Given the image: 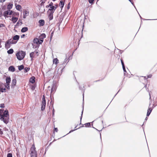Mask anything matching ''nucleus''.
<instances>
[{
  "mask_svg": "<svg viewBox=\"0 0 157 157\" xmlns=\"http://www.w3.org/2000/svg\"><path fill=\"white\" fill-rule=\"evenodd\" d=\"M3 111L2 109H0V119L3 121L5 124H7L8 123L9 120L8 111L7 109L5 110L3 114H2Z\"/></svg>",
  "mask_w": 157,
  "mask_h": 157,
  "instance_id": "1",
  "label": "nucleus"
},
{
  "mask_svg": "<svg viewBox=\"0 0 157 157\" xmlns=\"http://www.w3.org/2000/svg\"><path fill=\"white\" fill-rule=\"evenodd\" d=\"M25 54V52L24 51H19L16 53V56L18 60H21L24 58Z\"/></svg>",
  "mask_w": 157,
  "mask_h": 157,
  "instance_id": "2",
  "label": "nucleus"
},
{
  "mask_svg": "<svg viewBox=\"0 0 157 157\" xmlns=\"http://www.w3.org/2000/svg\"><path fill=\"white\" fill-rule=\"evenodd\" d=\"M79 89L80 90H82V92L83 93V101H84V93L85 91V89L84 88V86H83L82 87L80 86H79ZM83 105H82V110L81 113V115L80 117V124H81V120L82 118V116L83 113V109H84V102H83Z\"/></svg>",
  "mask_w": 157,
  "mask_h": 157,
  "instance_id": "3",
  "label": "nucleus"
},
{
  "mask_svg": "<svg viewBox=\"0 0 157 157\" xmlns=\"http://www.w3.org/2000/svg\"><path fill=\"white\" fill-rule=\"evenodd\" d=\"M17 42H13V40H12L11 39H9L7 40L5 44V47L6 48H9L10 47V44H15Z\"/></svg>",
  "mask_w": 157,
  "mask_h": 157,
  "instance_id": "4",
  "label": "nucleus"
},
{
  "mask_svg": "<svg viewBox=\"0 0 157 157\" xmlns=\"http://www.w3.org/2000/svg\"><path fill=\"white\" fill-rule=\"evenodd\" d=\"M36 148L34 146L33 147V145L32 147H31L30 150L31 152L30 153L31 157H37V153L36 151L35 150Z\"/></svg>",
  "mask_w": 157,
  "mask_h": 157,
  "instance_id": "5",
  "label": "nucleus"
},
{
  "mask_svg": "<svg viewBox=\"0 0 157 157\" xmlns=\"http://www.w3.org/2000/svg\"><path fill=\"white\" fill-rule=\"evenodd\" d=\"M0 92L2 93L6 92V89L5 87V84L0 83Z\"/></svg>",
  "mask_w": 157,
  "mask_h": 157,
  "instance_id": "6",
  "label": "nucleus"
},
{
  "mask_svg": "<svg viewBox=\"0 0 157 157\" xmlns=\"http://www.w3.org/2000/svg\"><path fill=\"white\" fill-rule=\"evenodd\" d=\"M57 8L56 7H55L54 6H51L50 8L48 9V12L54 13L55 11Z\"/></svg>",
  "mask_w": 157,
  "mask_h": 157,
  "instance_id": "7",
  "label": "nucleus"
},
{
  "mask_svg": "<svg viewBox=\"0 0 157 157\" xmlns=\"http://www.w3.org/2000/svg\"><path fill=\"white\" fill-rule=\"evenodd\" d=\"M48 17L49 20H51L53 18V13H54L48 12Z\"/></svg>",
  "mask_w": 157,
  "mask_h": 157,
  "instance_id": "8",
  "label": "nucleus"
},
{
  "mask_svg": "<svg viewBox=\"0 0 157 157\" xmlns=\"http://www.w3.org/2000/svg\"><path fill=\"white\" fill-rule=\"evenodd\" d=\"M35 79H36L35 77L34 76H33L32 77H31L30 78L29 82L33 84L35 82Z\"/></svg>",
  "mask_w": 157,
  "mask_h": 157,
  "instance_id": "9",
  "label": "nucleus"
},
{
  "mask_svg": "<svg viewBox=\"0 0 157 157\" xmlns=\"http://www.w3.org/2000/svg\"><path fill=\"white\" fill-rule=\"evenodd\" d=\"M153 109V108L151 107H149L147 111V116L148 117L150 115L151 112Z\"/></svg>",
  "mask_w": 157,
  "mask_h": 157,
  "instance_id": "10",
  "label": "nucleus"
},
{
  "mask_svg": "<svg viewBox=\"0 0 157 157\" xmlns=\"http://www.w3.org/2000/svg\"><path fill=\"white\" fill-rule=\"evenodd\" d=\"M41 110L43 111L45 109V105H46V102H41Z\"/></svg>",
  "mask_w": 157,
  "mask_h": 157,
  "instance_id": "11",
  "label": "nucleus"
},
{
  "mask_svg": "<svg viewBox=\"0 0 157 157\" xmlns=\"http://www.w3.org/2000/svg\"><path fill=\"white\" fill-rule=\"evenodd\" d=\"M39 25L40 26H43L44 24V20L41 19L39 21Z\"/></svg>",
  "mask_w": 157,
  "mask_h": 157,
  "instance_id": "12",
  "label": "nucleus"
},
{
  "mask_svg": "<svg viewBox=\"0 0 157 157\" xmlns=\"http://www.w3.org/2000/svg\"><path fill=\"white\" fill-rule=\"evenodd\" d=\"M56 89V87L55 84H53L51 89V93L54 92Z\"/></svg>",
  "mask_w": 157,
  "mask_h": 157,
  "instance_id": "13",
  "label": "nucleus"
},
{
  "mask_svg": "<svg viewBox=\"0 0 157 157\" xmlns=\"http://www.w3.org/2000/svg\"><path fill=\"white\" fill-rule=\"evenodd\" d=\"M23 17L24 18H25L28 15L29 12H28L26 10H25L23 11Z\"/></svg>",
  "mask_w": 157,
  "mask_h": 157,
  "instance_id": "14",
  "label": "nucleus"
},
{
  "mask_svg": "<svg viewBox=\"0 0 157 157\" xmlns=\"http://www.w3.org/2000/svg\"><path fill=\"white\" fill-rule=\"evenodd\" d=\"M15 68L14 67L12 66H10L8 68V70L9 71L14 72L15 71Z\"/></svg>",
  "mask_w": 157,
  "mask_h": 157,
  "instance_id": "15",
  "label": "nucleus"
},
{
  "mask_svg": "<svg viewBox=\"0 0 157 157\" xmlns=\"http://www.w3.org/2000/svg\"><path fill=\"white\" fill-rule=\"evenodd\" d=\"M65 3V0L63 1L61 0L60 1L59 5V6L62 9L63 8L64 6Z\"/></svg>",
  "mask_w": 157,
  "mask_h": 157,
  "instance_id": "16",
  "label": "nucleus"
},
{
  "mask_svg": "<svg viewBox=\"0 0 157 157\" xmlns=\"http://www.w3.org/2000/svg\"><path fill=\"white\" fill-rule=\"evenodd\" d=\"M17 83V80L16 79H13L12 80V87H14L15 86Z\"/></svg>",
  "mask_w": 157,
  "mask_h": 157,
  "instance_id": "17",
  "label": "nucleus"
},
{
  "mask_svg": "<svg viewBox=\"0 0 157 157\" xmlns=\"http://www.w3.org/2000/svg\"><path fill=\"white\" fill-rule=\"evenodd\" d=\"M11 82V78L10 77H8L6 78V84H10Z\"/></svg>",
  "mask_w": 157,
  "mask_h": 157,
  "instance_id": "18",
  "label": "nucleus"
},
{
  "mask_svg": "<svg viewBox=\"0 0 157 157\" xmlns=\"http://www.w3.org/2000/svg\"><path fill=\"white\" fill-rule=\"evenodd\" d=\"M18 20L17 17H12L11 18V21H13V23H15Z\"/></svg>",
  "mask_w": 157,
  "mask_h": 157,
  "instance_id": "19",
  "label": "nucleus"
},
{
  "mask_svg": "<svg viewBox=\"0 0 157 157\" xmlns=\"http://www.w3.org/2000/svg\"><path fill=\"white\" fill-rule=\"evenodd\" d=\"M9 14V11L7 10L4 11L3 13V15L5 17H8L7 15Z\"/></svg>",
  "mask_w": 157,
  "mask_h": 157,
  "instance_id": "20",
  "label": "nucleus"
},
{
  "mask_svg": "<svg viewBox=\"0 0 157 157\" xmlns=\"http://www.w3.org/2000/svg\"><path fill=\"white\" fill-rule=\"evenodd\" d=\"M19 36L18 35H16L13 36V40H17V41L19 40Z\"/></svg>",
  "mask_w": 157,
  "mask_h": 157,
  "instance_id": "21",
  "label": "nucleus"
},
{
  "mask_svg": "<svg viewBox=\"0 0 157 157\" xmlns=\"http://www.w3.org/2000/svg\"><path fill=\"white\" fill-rule=\"evenodd\" d=\"M33 42L34 43L36 44H39L40 41L38 38H35L34 39Z\"/></svg>",
  "mask_w": 157,
  "mask_h": 157,
  "instance_id": "22",
  "label": "nucleus"
},
{
  "mask_svg": "<svg viewBox=\"0 0 157 157\" xmlns=\"http://www.w3.org/2000/svg\"><path fill=\"white\" fill-rule=\"evenodd\" d=\"M28 30V28L27 27H24L22 28L21 30V31L22 33H24Z\"/></svg>",
  "mask_w": 157,
  "mask_h": 157,
  "instance_id": "23",
  "label": "nucleus"
},
{
  "mask_svg": "<svg viewBox=\"0 0 157 157\" xmlns=\"http://www.w3.org/2000/svg\"><path fill=\"white\" fill-rule=\"evenodd\" d=\"M13 4L12 3H10L7 5V8L9 10H10L12 8Z\"/></svg>",
  "mask_w": 157,
  "mask_h": 157,
  "instance_id": "24",
  "label": "nucleus"
},
{
  "mask_svg": "<svg viewBox=\"0 0 157 157\" xmlns=\"http://www.w3.org/2000/svg\"><path fill=\"white\" fill-rule=\"evenodd\" d=\"M21 6L20 5H17L16 6V8L18 11H20L21 10Z\"/></svg>",
  "mask_w": 157,
  "mask_h": 157,
  "instance_id": "25",
  "label": "nucleus"
},
{
  "mask_svg": "<svg viewBox=\"0 0 157 157\" xmlns=\"http://www.w3.org/2000/svg\"><path fill=\"white\" fill-rule=\"evenodd\" d=\"M35 52H32L30 53V56L31 58V60H32L33 58L34 57V54Z\"/></svg>",
  "mask_w": 157,
  "mask_h": 157,
  "instance_id": "26",
  "label": "nucleus"
},
{
  "mask_svg": "<svg viewBox=\"0 0 157 157\" xmlns=\"http://www.w3.org/2000/svg\"><path fill=\"white\" fill-rule=\"evenodd\" d=\"M7 52L9 54H12L13 52V49L11 48L7 51Z\"/></svg>",
  "mask_w": 157,
  "mask_h": 157,
  "instance_id": "27",
  "label": "nucleus"
},
{
  "mask_svg": "<svg viewBox=\"0 0 157 157\" xmlns=\"http://www.w3.org/2000/svg\"><path fill=\"white\" fill-rule=\"evenodd\" d=\"M18 70L20 71L24 69V67L23 65H22L18 66Z\"/></svg>",
  "mask_w": 157,
  "mask_h": 157,
  "instance_id": "28",
  "label": "nucleus"
},
{
  "mask_svg": "<svg viewBox=\"0 0 157 157\" xmlns=\"http://www.w3.org/2000/svg\"><path fill=\"white\" fill-rule=\"evenodd\" d=\"M10 85L9 84H5V87L6 89L7 88L9 90H10Z\"/></svg>",
  "mask_w": 157,
  "mask_h": 157,
  "instance_id": "29",
  "label": "nucleus"
},
{
  "mask_svg": "<svg viewBox=\"0 0 157 157\" xmlns=\"http://www.w3.org/2000/svg\"><path fill=\"white\" fill-rule=\"evenodd\" d=\"M24 72L25 73L28 72L30 69V68L29 67H26L25 68H24Z\"/></svg>",
  "mask_w": 157,
  "mask_h": 157,
  "instance_id": "30",
  "label": "nucleus"
},
{
  "mask_svg": "<svg viewBox=\"0 0 157 157\" xmlns=\"http://www.w3.org/2000/svg\"><path fill=\"white\" fill-rule=\"evenodd\" d=\"M39 37H40V38H42L44 39L46 37V35L44 33H42Z\"/></svg>",
  "mask_w": 157,
  "mask_h": 157,
  "instance_id": "31",
  "label": "nucleus"
},
{
  "mask_svg": "<svg viewBox=\"0 0 157 157\" xmlns=\"http://www.w3.org/2000/svg\"><path fill=\"white\" fill-rule=\"evenodd\" d=\"M53 62L54 63L57 64L58 63V60L57 58H55L53 59Z\"/></svg>",
  "mask_w": 157,
  "mask_h": 157,
  "instance_id": "32",
  "label": "nucleus"
},
{
  "mask_svg": "<svg viewBox=\"0 0 157 157\" xmlns=\"http://www.w3.org/2000/svg\"><path fill=\"white\" fill-rule=\"evenodd\" d=\"M17 151V153H16V155L17 156V157H21L20 155V153L19 151L18 150H17V149H16Z\"/></svg>",
  "mask_w": 157,
  "mask_h": 157,
  "instance_id": "33",
  "label": "nucleus"
},
{
  "mask_svg": "<svg viewBox=\"0 0 157 157\" xmlns=\"http://www.w3.org/2000/svg\"><path fill=\"white\" fill-rule=\"evenodd\" d=\"M40 41L39 42V44H41L43 41L44 39L41 38H40V37H39V38H38Z\"/></svg>",
  "mask_w": 157,
  "mask_h": 157,
  "instance_id": "34",
  "label": "nucleus"
},
{
  "mask_svg": "<svg viewBox=\"0 0 157 157\" xmlns=\"http://www.w3.org/2000/svg\"><path fill=\"white\" fill-rule=\"evenodd\" d=\"M122 68L124 71V74L125 75V73L126 72V71L125 69V66L124 65L123 66H122Z\"/></svg>",
  "mask_w": 157,
  "mask_h": 157,
  "instance_id": "35",
  "label": "nucleus"
},
{
  "mask_svg": "<svg viewBox=\"0 0 157 157\" xmlns=\"http://www.w3.org/2000/svg\"><path fill=\"white\" fill-rule=\"evenodd\" d=\"M84 125L86 126H87L88 127H89L90 126V123L88 122L85 123Z\"/></svg>",
  "mask_w": 157,
  "mask_h": 157,
  "instance_id": "36",
  "label": "nucleus"
},
{
  "mask_svg": "<svg viewBox=\"0 0 157 157\" xmlns=\"http://www.w3.org/2000/svg\"><path fill=\"white\" fill-rule=\"evenodd\" d=\"M42 102H46L45 97L44 95L43 96Z\"/></svg>",
  "mask_w": 157,
  "mask_h": 157,
  "instance_id": "37",
  "label": "nucleus"
},
{
  "mask_svg": "<svg viewBox=\"0 0 157 157\" xmlns=\"http://www.w3.org/2000/svg\"><path fill=\"white\" fill-rule=\"evenodd\" d=\"M7 157H12V154L11 153H9L7 154Z\"/></svg>",
  "mask_w": 157,
  "mask_h": 157,
  "instance_id": "38",
  "label": "nucleus"
},
{
  "mask_svg": "<svg viewBox=\"0 0 157 157\" xmlns=\"http://www.w3.org/2000/svg\"><path fill=\"white\" fill-rule=\"evenodd\" d=\"M68 59H67V58H66L65 59L63 63H66L67 62H68V61H69V60Z\"/></svg>",
  "mask_w": 157,
  "mask_h": 157,
  "instance_id": "39",
  "label": "nucleus"
},
{
  "mask_svg": "<svg viewBox=\"0 0 157 157\" xmlns=\"http://www.w3.org/2000/svg\"><path fill=\"white\" fill-rule=\"evenodd\" d=\"M128 1L131 2L132 4L134 6L136 9V7L134 4V2L132 1V0H128Z\"/></svg>",
  "mask_w": 157,
  "mask_h": 157,
  "instance_id": "40",
  "label": "nucleus"
},
{
  "mask_svg": "<svg viewBox=\"0 0 157 157\" xmlns=\"http://www.w3.org/2000/svg\"><path fill=\"white\" fill-rule=\"evenodd\" d=\"M53 34H54V31H53L51 33V35H50V40H51L52 39V36H53Z\"/></svg>",
  "mask_w": 157,
  "mask_h": 157,
  "instance_id": "41",
  "label": "nucleus"
},
{
  "mask_svg": "<svg viewBox=\"0 0 157 157\" xmlns=\"http://www.w3.org/2000/svg\"><path fill=\"white\" fill-rule=\"evenodd\" d=\"M121 64L122 65V66H123L124 65V63L123 62L122 59H121Z\"/></svg>",
  "mask_w": 157,
  "mask_h": 157,
  "instance_id": "42",
  "label": "nucleus"
},
{
  "mask_svg": "<svg viewBox=\"0 0 157 157\" xmlns=\"http://www.w3.org/2000/svg\"><path fill=\"white\" fill-rule=\"evenodd\" d=\"M21 22V23H22L21 21V20H19L18 21L17 23L16 24V26H18L19 25V22Z\"/></svg>",
  "mask_w": 157,
  "mask_h": 157,
  "instance_id": "43",
  "label": "nucleus"
},
{
  "mask_svg": "<svg viewBox=\"0 0 157 157\" xmlns=\"http://www.w3.org/2000/svg\"><path fill=\"white\" fill-rule=\"evenodd\" d=\"M8 11H9V15H12V13H13V11L12 10H9Z\"/></svg>",
  "mask_w": 157,
  "mask_h": 157,
  "instance_id": "44",
  "label": "nucleus"
},
{
  "mask_svg": "<svg viewBox=\"0 0 157 157\" xmlns=\"http://www.w3.org/2000/svg\"><path fill=\"white\" fill-rule=\"evenodd\" d=\"M94 0H88L90 4H92L93 3Z\"/></svg>",
  "mask_w": 157,
  "mask_h": 157,
  "instance_id": "45",
  "label": "nucleus"
},
{
  "mask_svg": "<svg viewBox=\"0 0 157 157\" xmlns=\"http://www.w3.org/2000/svg\"><path fill=\"white\" fill-rule=\"evenodd\" d=\"M58 131V129L57 128H54V130L53 131V133H54L55 131H56V132H57Z\"/></svg>",
  "mask_w": 157,
  "mask_h": 157,
  "instance_id": "46",
  "label": "nucleus"
},
{
  "mask_svg": "<svg viewBox=\"0 0 157 157\" xmlns=\"http://www.w3.org/2000/svg\"><path fill=\"white\" fill-rule=\"evenodd\" d=\"M49 5V6H50V7L51 6H53V3L52 2H51Z\"/></svg>",
  "mask_w": 157,
  "mask_h": 157,
  "instance_id": "47",
  "label": "nucleus"
},
{
  "mask_svg": "<svg viewBox=\"0 0 157 157\" xmlns=\"http://www.w3.org/2000/svg\"><path fill=\"white\" fill-rule=\"evenodd\" d=\"M3 134V131L2 130V129L0 128V135H2Z\"/></svg>",
  "mask_w": 157,
  "mask_h": 157,
  "instance_id": "48",
  "label": "nucleus"
},
{
  "mask_svg": "<svg viewBox=\"0 0 157 157\" xmlns=\"http://www.w3.org/2000/svg\"><path fill=\"white\" fill-rule=\"evenodd\" d=\"M0 107L1 108H4V104H1L0 105Z\"/></svg>",
  "mask_w": 157,
  "mask_h": 157,
  "instance_id": "49",
  "label": "nucleus"
},
{
  "mask_svg": "<svg viewBox=\"0 0 157 157\" xmlns=\"http://www.w3.org/2000/svg\"><path fill=\"white\" fill-rule=\"evenodd\" d=\"M77 129H78L77 128V129H74V130H71L69 132V133H68L67 134H68L69 133H71V132H73L74 131H75V130H77Z\"/></svg>",
  "mask_w": 157,
  "mask_h": 157,
  "instance_id": "50",
  "label": "nucleus"
},
{
  "mask_svg": "<svg viewBox=\"0 0 157 157\" xmlns=\"http://www.w3.org/2000/svg\"><path fill=\"white\" fill-rule=\"evenodd\" d=\"M152 76V75L151 74L149 75H147V78H151Z\"/></svg>",
  "mask_w": 157,
  "mask_h": 157,
  "instance_id": "51",
  "label": "nucleus"
},
{
  "mask_svg": "<svg viewBox=\"0 0 157 157\" xmlns=\"http://www.w3.org/2000/svg\"><path fill=\"white\" fill-rule=\"evenodd\" d=\"M23 151V152H25V153H24V155L23 154L22 155V157H25V154H26V153H25L26 151Z\"/></svg>",
  "mask_w": 157,
  "mask_h": 157,
  "instance_id": "52",
  "label": "nucleus"
},
{
  "mask_svg": "<svg viewBox=\"0 0 157 157\" xmlns=\"http://www.w3.org/2000/svg\"><path fill=\"white\" fill-rule=\"evenodd\" d=\"M4 26V25L3 24H0V28Z\"/></svg>",
  "mask_w": 157,
  "mask_h": 157,
  "instance_id": "53",
  "label": "nucleus"
},
{
  "mask_svg": "<svg viewBox=\"0 0 157 157\" xmlns=\"http://www.w3.org/2000/svg\"><path fill=\"white\" fill-rule=\"evenodd\" d=\"M54 112H55L54 109H53V110H52V116H53L54 115Z\"/></svg>",
  "mask_w": 157,
  "mask_h": 157,
  "instance_id": "54",
  "label": "nucleus"
},
{
  "mask_svg": "<svg viewBox=\"0 0 157 157\" xmlns=\"http://www.w3.org/2000/svg\"><path fill=\"white\" fill-rule=\"evenodd\" d=\"M157 20V19H143V20Z\"/></svg>",
  "mask_w": 157,
  "mask_h": 157,
  "instance_id": "55",
  "label": "nucleus"
},
{
  "mask_svg": "<svg viewBox=\"0 0 157 157\" xmlns=\"http://www.w3.org/2000/svg\"><path fill=\"white\" fill-rule=\"evenodd\" d=\"M6 0H0V2H3L5 1Z\"/></svg>",
  "mask_w": 157,
  "mask_h": 157,
  "instance_id": "56",
  "label": "nucleus"
},
{
  "mask_svg": "<svg viewBox=\"0 0 157 157\" xmlns=\"http://www.w3.org/2000/svg\"><path fill=\"white\" fill-rule=\"evenodd\" d=\"M93 128H94L96 130H97V131H98L99 132H101V131L102 130H101L99 131V130H98V129H96V128H95L94 127H93Z\"/></svg>",
  "mask_w": 157,
  "mask_h": 157,
  "instance_id": "57",
  "label": "nucleus"
},
{
  "mask_svg": "<svg viewBox=\"0 0 157 157\" xmlns=\"http://www.w3.org/2000/svg\"><path fill=\"white\" fill-rule=\"evenodd\" d=\"M45 0H45L44 1H43L41 3V4H42L44 3L45 2Z\"/></svg>",
  "mask_w": 157,
  "mask_h": 157,
  "instance_id": "58",
  "label": "nucleus"
},
{
  "mask_svg": "<svg viewBox=\"0 0 157 157\" xmlns=\"http://www.w3.org/2000/svg\"><path fill=\"white\" fill-rule=\"evenodd\" d=\"M25 36V34H23L21 36V38H23Z\"/></svg>",
  "mask_w": 157,
  "mask_h": 157,
  "instance_id": "59",
  "label": "nucleus"
},
{
  "mask_svg": "<svg viewBox=\"0 0 157 157\" xmlns=\"http://www.w3.org/2000/svg\"><path fill=\"white\" fill-rule=\"evenodd\" d=\"M69 4H70V3H69L68 5V6H67V8L68 9H69V8H70V7L69 6Z\"/></svg>",
  "mask_w": 157,
  "mask_h": 157,
  "instance_id": "60",
  "label": "nucleus"
},
{
  "mask_svg": "<svg viewBox=\"0 0 157 157\" xmlns=\"http://www.w3.org/2000/svg\"><path fill=\"white\" fill-rule=\"evenodd\" d=\"M50 6H49V5H47L46 6V7L47 8H48V7H50Z\"/></svg>",
  "mask_w": 157,
  "mask_h": 157,
  "instance_id": "61",
  "label": "nucleus"
},
{
  "mask_svg": "<svg viewBox=\"0 0 157 157\" xmlns=\"http://www.w3.org/2000/svg\"><path fill=\"white\" fill-rule=\"evenodd\" d=\"M144 78L145 79H147L148 78L147 77V78L146 77V76L144 77Z\"/></svg>",
  "mask_w": 157,
  "mask_h": 157,
  "instance_id": "62",
  "label": "nucleus"
},
{
  "mask_svg": "<svg viewBox=\"0 0 157 157\" xmlns=\"http://www.w3.org/2000/svg\"><path fill=\"white\" fill-rule=\"evenodd\" d=\"M55 7H56L57 8L58 7V5H57V4H56V5H55V6H54Z\"/></svg>",
  "mask_w": 157,
  "mask_h": 157,
  "instance_id": "63",
  "label": "nucleus"
},
{
  "mask_svg": "<svg viewBox=\"0 0 157 157\" xmlns=\"http://www.w3.org/2000/svg\"><path fill=\"white\" fill-rule=\"evenodd\" d=\"M147 84H146V85H145L144 87H145L146 88H147Z\"/></svg>",
  "mask_w": 157,
  "mask_h": 157,
  "instance_id": "64",
  "label": "nucleus"
}]
</instances>
